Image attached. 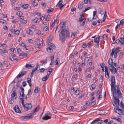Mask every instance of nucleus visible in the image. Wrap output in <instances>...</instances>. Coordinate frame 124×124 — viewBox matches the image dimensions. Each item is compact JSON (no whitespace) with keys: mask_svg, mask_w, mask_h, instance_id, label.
<instances>
[{"mask_svg":"<svg viewBox=\"0 0 124 124\" xmlns=\"http://www.w3.org/2000/svg\"><path fill=\"white\" fill-rule=\"evenodd\" d=\"M111 90L112 92H113V95L114 97H116V98H120L122 97V94L118 85H116L114 88L111 89Z\"/></svg>","mask_w":124,"mask_h":124,"instance_id":"nucleus-1","label":"nucleus"},{"mask_svg":"<svg viewBox=\"0 0 124 124\" xmlns=\"http://www.w3.org/2000/svg\"><path fill=\"white\" fill-rule=\"evenodd\" d=\"M64 26H62V30L61 31L60 34L59 35V39L62 43H64L65 39V35H66L67 37L69 38L70 36L69 32L66 30L63 29Z\"/></svg>","mask_w":124,"mask_h":124,"instance_id":"nucleus-2","label":"nucleus"},{"mask_svg":"<svg viewBox=\"0 0 124 124\" xmlns=\"http://www.w3.org/2000/svg\"><path fill=\"white\" fill-rule=\"evenodd\" d=\"M21 101L23 107L24 109L26 111H27L31 109L32 108V106L31 103H27L24 104V99L22 98L21 99Z\"/></svg>","mask_w":124,"mask_h":124,"instance_id":"nucleus-3","label":"nucleus"},{"mask_svg":"<svg viewBox=\"0 0 124 124\" xmlns=\"http://www.w3.org/2000/svg\"><path fill=\"white\" fill-rule=\"evenodd\" d=\"M111 89H113L115 87L116 85H115L116 82L115 76H111Z\"/></svg>","mask_w":124,"mask_h":124,"instance_id":"nucleus-4","label":"nucleus"},{"mask_svg":"<svg viewBox=\"0 0 124 124\" xmlns=\"http://www.w3.org/2000/svg\"><path fill=\"white\" fill-rule=\"evenodd\" d=\"M33 115L32 114H28L27 116H22L20 118L22 119V120L26 119H31Z\"/></svg>","mask_w":124,"mask_h":124,"instance_id":"nucleus-5","label":"nucleus"},{"mask_svg":"<svg viewBox=\"0 0 124 124\" xmlns=\"http://www.w3.org/2000/svg\"><path fill=\"white\" fill-rule=\"evenodd\" d=\"M27 73L26 71H24L21 72V74H18L16 77L17 78H19L22 77L24 75H25Z\"/></svg>","mask_w":124,"mask_h":124,"instance_id":"nucleus-6","label":"nucleus"},{"mask_svg":"<svg viewBox=\"0 0 124 124\" xmlns=\"http://www.w3.org/2000/svg\"><path fill=\"white\" fill-rule=\"evenodd\" d=\"M11 96L12 99H13L14 97H15V99L17 97L16 93V90L14 91L12 93V94L11 95Z\"/></svg>","mask_w":124,"mask_h":124,"instance_id":"nucleus-7","label":"nucleus"},{"mask_svg":"<svg viewBox=\"0 0 124 124\" xmlns=\"http://www.w3.org/2000/svg\"><path fill=\"white\" fill-rule=\"evenodd\" d=\"M13 109L15 112L16 113H19L21 111L17 105H16L13 108Z\"/></svg>","mask_w":124,"mask_h":124,"instance_id":"nucleus-8","label":"nucleus"},{"mask_svg":"<svg viewBox=\"0 0 124 124\" xmlns=\"http://www.w3.org/2000/svg\"><path fill=\"white\" fill-rule=\"evenodd\" d=\"M100 36H98L97 37L94 39V41L95 42L98 43L97 44L98 46H99V40L100 39Z\"/></svg>","mask_w":124,"mask_h":124,"instance_id":"nucleus-9","label":"nucleus"},{"mask_svg":"<svg viewBox=\"0 0 124 124\" xmlns=\"http://www.w3.org/2000/svg\"><path fill=\"white\" fill-rule=\"evenodd\" d=\"M51 117L50 116H48L47 115L45 114L44 116L42 117V119L43 120H47L48 119H50Z\"/></svg>","mask_w":124,"mask_h":124,"instance_id":"nucleus-10","label":"nucleus"},{"mask_svg":"<svg viewBox=\"0 0 124 124\" xmlns=\"http://www.w3.org/2000/svg\"><path fill=\"white\" fill-rule=\"evenodd\" d=\"M47 75L45 76V77H44L43 78H42V80L43 81H46L47 79H48V78H49V74H48V73H47Z\"/></svg>","mask_w":124,"mask_h":124,"instance_id":"nucleus-11","label":"nucleus"},{"mask_svg":"<svg viewBox=\"0 0 124 124\" xmlns=\"http://www.w3.org/2000/svg\"><path fill=\"white\" fill-rule=\"evenodd\" d=\"M84 3L83 2H81L80 4H79L78 6V8L80 10L82 9L84 6Z\"/></svg>","mask_w":124,"mask_h":124,"instance_id":"nucleus-12","label":"nucleus"},{"mask_svg":"<svg viewBox=\"0 0 124 124\" xmlns=\"http://www.w3.org/2000/svg\"><path fill=\"white\" fill-rule=\"evenodd\" d=\"M99 12L100 14L101 15H103L105 10L104 9H102L101 8H99Z\"/></svg>","mask_w":124,"mask_h":124,"instance_id":"nucleus-13","label":"nucleus"},{"mask_svg":"<svg viewBox=\"0 0 124 124\" xmlns=\"http://www.w3.org/2000/svg\"><path fill=\"white\" fill-rule=\"evenodd\" d=\"M119 39L120 40V42L121 43L122 45H124V38L121 37Z\"/></svg>","mask_w":124,"mask_h":124,"instance_id":"nucleus-14","label":"nucleus"},{"mask_svg":"<svg viewBox=\"0 0 124 124\" xmlns=\"http://www.w3.org/2000/svg\"><path fill=\"white\" fill-rule=\"evenodd\" d=\"M25 94L24 93V92H21L20 93V96L19 98L21 101V99H24L23 97L24 96Z\"/></svg>","mask_w":124,"mask_h":124,"instance_id":"nucleus-15","label":"nucleus"},{"mask_svg":"<svg viewBox=\"0 0 124 124\" xmlns=\"http://www.w3.org/2000/svg\"><path fill=\"white\" fill-rule=\"evenodd\" d=\"M109 65L111 66V67L112 66H113L112 65V63H113V60L112 58H110L108 62Z\"/></svg>","mask_w":124,"mask_h":124,"instance_id":"nucleus-16","label":"nucleus"},{"mask_svg":"<svg viewBox=\"0 0 124 124\" xmlns=\"http://www.w3.org/2000/svg\"><path fill=\"white\" fill-rule=\"evenodd\" d=\"M114 99L116 100V101L117 103V104H116V105L117 106H119V98H116V97H114Z\"/></svg>","mask_w":124,"mask_h":124,"instance_id":"nucleus-17","label":"nucleus"},{"mask_svg":"<svg viewBox=\"0 0 124 124\" xmlns=\"http://www.w3.org/2000/svg\"><path fill=\"white\" fill-rule=\"evenodd\" d=\"M40 108L39 106V105H37V107H36V108L35 109L34 111H33V112L32 114L33 115H34V113H35L38 112Z\"/></svg>","mask_w":124,"mask_h":124,"instance_id":"nucleus-18","label":"nucleus"},{"mask_svg":"<svg viewBox=\"0 0 124 124\" xmlns=\"http://www.w3.org/2000/svg\"><path fill=\"white\" fill-rule=\"evenodd\" d=\"M81 17L78 21L79 22H82L84 19V16L83 15H80Z\"/></svg>","mask_w":124,"mask_h":124,"instance_id":"nucleus-19","label":"nucleus"},{"mask_svg":"<svg viewBox=\"0 0 124 124\" xmlns=\"http://www.w3.org/2000/svg\"><path fill=\"white\" fill-rule=\"evenodd\" d=\"M92 2L91 0H84V3L85 4L89 3L90 4H91Z\"/></svg>","mask_w":124,"mask_h":124,"instance_id":"nucleus-20","label":"nucleus"},{"mask_svg":"<svg viewBox=\"0 0 124 124\" xmlns=\"http://www.w3.org/2000/svg\"><path fill=\"white\" fill-rule=\"evenodd\" d=\"M38 67H39V70L40 66L39 65V64L38 63H37L36 64V66L35 67V68H34V69L33 70H32L33 71V72H35L36 71V70H37Z\"/></svg>","mask_w":124,"mask_h":124,"instance_id":"nucleus-21","label":"nucleus"},{"mask_svg":"<svg viewBox=\"0 0 124 124\" xmlns=\"http://www.w3.org/2000/svg\"><path fill=\"white\" fill-rule=\"evenodd\" d=\"M62 0H60L59 2L56 5V7H58L60 6L61 5H62Z\"/></svg>","mask_w":124,"mask_h":124,"instance_id":"nucleus-22","label":"nucleus"},{"mask_svg":"<svg viewBox=\"0 0 124 124\" xmlns=\"http://www.w3.org/2000/svg\"><path fill=\"white\" fill-rule=\"evenodd\" d=\"M40 88L38 87H36L34 90V92L35 93H37L40 91Z\"/></svg>","mask_w":124,"mask_h":124,"instance_id":"nucleus-23","label":"nucleus"},{"mask_svg":"<svg viewBox=\"0 0 124 124\" xmlns=\"http://www.w3.org/2000/svg\"><path fill=\"white\" fill-rule=\"evenodd\" d=\"M33 67L30 63L27 64L26 65V68L28 69L30 68V67L32 68Z\"/></svg>","mask_w":124,"mask_h":124,"instance_id":"nucleus-24","label":"nucleus"},{"mask_svg":"<svg viewBox=\"0 0 124 124\" xmlns=\"http://www.w3.org/2000/svg\"><path fill=\"white\" fill-rule=\"evenodd\" d=\"M119 105L121 108L123 109H124V104L122 101L121 102Z\"/></svg>","mask_w":124,"mask_h":124,"instance_id":"nucleus-25","label":"nucleus"},{"mask_svg":"<svg viewBox=\"0 0 124 124\" xmlns=\"http://www.w3.org/2000/svg\"><path fill=\"white\" fill-rule=\"evenodd\" d=\"M47 51L49 53H51L52 51V49L50 47H48L47 48Z\"/></svg>","mask_w":124,"mask_h":124,"instance_id":"nucleus-26","label":"nucleus"},{"mask_svg":"<svg viewBox=\"0 0 124 124\" xmlns=\"http://www.w3.org/2000/svg\"><path fill=\"white\" fill-rule=\"evenodd\" d=\"M95 85L94 84H92L90 86V87H91L92 88V90H93L94 89H95ZM90 89L91 90H92V89L91 88H90Z\"/></svg>","mask_w":124,"mask_h":124,"instance_id":"nucleus-27","label":"nucleus"},{"mask_svg":"<svg viewBox=\"0 0 124 124\" xmlns=\"http://www.w3.org/2000/svg\"><path fill=\"white\" fill-rule=\"evenodd\" d=\"M27 54L24 53L23 52V53H20V56H25L27 57Z\"/></svg>","mask_w":124,"mask_h":124,"instance_id":"nucleus-28","label":"nucleus"},{"mask_svg":"<svg viewBox=\"0 0 124 124\" xmlns=\"http://www.w3.org/2000/svg\"><path fill=\"white\" fill-rule=\"evenodd\" d=\"M35 33L36 34L40 35L41 34V31L40 30H36L35 31Z\"/></svg>","mask_w":124,"mask_h":124,"instance_id":"nucleus-29","label":"nucleus"},{"mask_svg":"<svg viewBox=\"0 0 124 124\" xmlns=\"http://www.w3.org/2000/svg\"><path fill=\"white\" fill-rule=\"evenodd\" d=\"M27 33L29 35H31L33 34V32L30 29H29L28 31H27Z\"/></svg>","mask_w":124,"mask_h":124,"instance_id":"nucleus-30","label":"nucleus"},{"mask_svg":"<svg viewBox=\"0 0 124 124\" xmlns=\"http://www.w3.org/2000/svg\"><path fill=\"white\" fill-rule=\"evenodd\" d=\"M92 8V7H87V8L85 9V10L83 11L82 13H84L85 12L87 11L91 8Z\"/></svg>","mask_w":124,"mask_h":124,"instance_id":"nucleus-31","label":"nucleus"},{"mask_svg":"<svg viewBox=\"0 0 124 124\" xmlns=\"http://www.w3.org/2000/svg\"><path fill=\"white\" fill-rule=\"evenodd\" d=\"M28 4H24L22 5V7L23 8L25 9L28 7Z\"/></svg>","mask_w":124,"mask_h":124,"instance_id":"nucleus-32","label":"nucleus"},{"mask_svg":"<svg viewBox=\"0 0 124 124\" xmlns=\"http://www.w3.org/2000/svg\"><path fill=\"white\" fill-rule=\"evenodd\" d=\"M119 51L114 50L115 53V54H114V57L116 58L117 56V53L119 52Z\"/></svg>","mask_w":124,"mask_h":124,"instance_id":"nucleus-33","label":"nucleus"},{"mask_svg":"<svg viewBox=\"0 0 124 124\" xmlns=\"http://www.w3.org/2000/svg\"><path fill=\"white\" fill-rule=\"evenodd\" d=\"M105 77L107 78H109V76L108 71L105 72Z\"/></svg>","mask_w":124,"mask_h":124,"instance_id":"nucleus-34","label":"nucleus"},{"mask_svg":"<svg viewBox=\"0 0 124 124\" xmlns=\"http://www.w3.org/2000/svg\"><path fill=\"white\" fill-rule=\"evenodd\" d=\"M111 68L113 69V70H114L113 73L114 74H115L116 73L117 71L116 70V69L113 66H112V67H111Z\"/></svg>","mask_w":124,"mask_h":124,"instance_id":"nucleus-35","label":"nucleus"},{"mask_svg":"<svg viewBox=\"0 0 124 124\" xmlns=\"http://www.w3.org/2000/svg\"><path fill=\"white\" fill-rule=\"evenodd\" d=\"M79 89H77L75 91V94L77 95H78L79 93Z\"/></svg>","mask_w":124,"mask_h":124,"instance_id":"nucleus-36","label":"nucleus"},{"mask_svg":"<svg viewBox=\"0 0 124 124\" xmlns=\"http://www.w3.org/2000/svg\"><path fill=\"white\" fill-rule=\"evenodd\" d=\"M115 54V52H114V49H113L112 50V52L110 54V55L112 56V57H113L114 54Z\"/></svg>","mask_w":124,"mask_h":124,"instance_id":"nucleus-37","label":"nucleus"},{"mask_svg":"<svg viewBox=\"0 0 124 124\" xmlns=\"http://www.w3.org/2000/svg\"><path fill=\"white\" fill-rule=\"evenodd\" d=\"M116 119L117 121L122 123V121L120 118L116 117Z\"/></svg>","mask_w":124,"mask_h":124,"instance_id":"nucleus-38","label":"nucleus"},{"mask_svg":"<svg viewBox=\"0 0 124 124\" xmlns=\"http://www.w3.org/2000/svg\"><path fill=\"white\" fill-rule=\"evenodd\" d=\"M20 31L19 30H17L15 31V34L17 35L19 34Z\"/></svg>","mask_w":124,"mask_h":124,"instance_id":"nucleus-39","label":"nucleus"},{"mask_svg":"<svg viewBox=\"0 0 124 124\" xmlns=\"http://www.w3.org/2000/svg\"><path fill=\"white\" fill-rule=\"evenodd\" d=\"M85 21H84L83 22H80V26H83L85 24Z\"/></svg>","mask_w":124,"mask_h":124,"instance_id":"nucleus-40","label":"nucleus"},{"mask_svg":"<svg viewBox=\"0 0 124 124\" xmlns=\"http://www.w3.org/2000/svg\"><path fill=\"white\" fill-rule=\"evenodd\" d=\"M50 46L51 47H53L54 49L55 48V46L52 43H50Z\"/></svg>","mask_w":124,"mask_h":124,"instance_id":"nucleus-41","label":"nucleus"},{"mask_svg":"<svg viewBox=\"0 0 124 124\" xmlns=\"http://www.w3.org/2000/svg\"><path fill=\"white\" fill-rule=\"evenodd\" d=\"M50 16L49 15L47 16V17L46 18V19L47 21H49L50 19Z\"/></svg>","mask_w":124,"mask_h":124,"instance_id":"nucleus-42","label":"nucleus"},{"mask_svg":"<svg viewBox=\"0 0 124 124\" xmlns=\"http://www.w3.org/2000/svg\"><path fill=\"white\" fill-rule=\"evenodd\" d=\"M38 20V18H35L32 21L34 23H36L37 22Z\"/></svg>","mask_w":124,"mask_h":124,"instance_id":"nucleus-43","label":"nucleus"},{"mask_svg":"<svg viewBox=\"0 0 124 124\" xmlns=\"http://www.w3.org/2000/svg\"><path fill=\"white\" fill-rule=\"evenodd\" d=\"M17 14L19 16H20L22 15V13L21 11H19Z\"/></svg>","mask_w":124,"mask_h":124,"instance_id":"nucleus-44","label":"nucleus"},{"mask_svg":"<svg viewBox=\"0 0 124 124\" xmlns=\"http://www.w3.org/2000/svg\"><path fill=\"white\" fill-rule=\"evenodd\" d=\"M103 38L105 40H107V35L106 34H104L103 36Z\"/></svg>","mask_w":124,"mask_h":124,"instance_id":"nucleus-45","label":"nucleus"},{"mask_svg":"<svg viewBox=\"0 0 124 124\" xmlns=\"http://www.w3.org/2000/svg\"><path fill=\"white\" fill-rule=\"evenodd\" d=\"M78 33V31H77L76 33L74 32L73 33L72 35L71 36L72 37L73 36V38H74L75 37V35H76V33Z\"/></svg>","mask_w":124,"mask_h":124,"instance_id":"nucleus-46","label":"nucleus"},{"mask_svg":"<svg viewBox=\"0 0 124 124\" xmlns=\"http://www.w3.org/2000/svg\"><path fill=\"white\" fill-rule=\"evenodd\" d=\"M20 89L21 90V92H24V89L21 86H19Z\"/></svg>","mask_w":124,"mask_h":124,"instance_id":"nucleus-47","label":"nucleus"},{"mask_svg":"<svg viewBox=\"0 0 124 124\" xmlns=\"http://www.w3.org/2000/svg\"><path fill=\"white\" fill-rule=\"evenodd\" d=\"M35 0H34L33 1V2L32 3V4L35 7L38 4V3L34 2Z\"/></svg>","mask_w":124,"mask_h":124,"instance_id":"nucleus-48","label":"nucleus"},{"mask_svg":"<svg viewBox=\"0 0 124 124\" xmlns=\"http://www.w3.org/2000/svg\"><path fill=\"white\" fill-rule=\"evenodd\" d=\"M31 79L30 78H27V81L28 83H29L30 82H31Z\"/></svg>","mask_w":124,"mask_h":124,"instance_id":"nucleus-49","label":"nucleus"},{"mask_svg":"<svg viewBox=\"0 0 124 124\" xmlns=\"http://www.w3.org/2000/svg\"><path fill=\"white\" fill-rule=\"evenodd\" d=\"M43 30L44 31H47L48 30V27L47 26H45V27L43 28Z\"/></svg>","mask_w":124,"mask_h":124,"instance_id":"nucleus-50","label":"nucleus"},{"mask_svg":"<svg viewBox=\"0 0 124 124\" xmlns=\"http://www.w3.org/2000/svg\"><path fill=\"white\" fill-rule=\"evenodd\" d=\"M54 9L52 8H51V9H48L47 10V11L49 13L52 12L53 11Z\"/></svg>","mask_w":124,"mask_h":124,"instance_id":"nucleus-51","label":"nucleus"},{"mask_svg":"<svg viewBox=\"0 0 124 124\" xmlns=\"http://www.w3.org/2000/svg\"><path fill=\"white\" fill-rule=\"evenodd\" d=\"M53 70V69H52L51 68V69H49V70L47 72H49L50 73L49 74V75L51 74V73L52 72Z\"/></svg>","mask_w":124,"mask_h":124,"instance_id":"nucleus-52","label":"nucleus"},{"mask_svg":"<svg viewBox=\"0 0 124 124\" xmlns=\"http://www.w3.org/2000/svg\"><path fill=\"white\" fill-rule=\"evenodd\" d=\"M47 59H45L44 62L42 64V65H43V64H44L45 63H47Z\"/></svg>","mask_w":124,"mask_h":124,"instance_id":"nucleus-53","label":"nucleus"},{"mask_svg":"<svg viewBox=\"0 0 124 124\" xmlns=\"http://www.w3.org/2000/svg\"><path fill=\"white\" fill-rule=\"evenodd\" d=\"M26 85V81H23V82L22 85L23 87L25 86Z\"/></svg>","mask_w":124,"mask_h":124,"instance_id":"nucleus-54","label":"nucleus"},{"mask_svg":"<svg viewBox=\"0 0 124 124\" xmlns=\"http://www.w3.org/2000/svg\"><path fill=\"white\" fill-rule=\"evenodd\" d=\"M96 103V102L95 101H92L91 104V105H92V106H93Z\"/></svg>","mask_w":124,"mask_h":124,"instance_id":"nucleus-55","label":"nucleus"},{"mask_svg":"<svg viewBox=\"0 0 124 124\" xmlns=\"http://www.w3.org/2000/svg\"><path fill=\"white\" fill-rule=\"evenodd\" d=\"M0 22L2 23H3L5 22V21L3 19H1L0 20Z\"/></svg>","mask_w":124,"mask_h":124,"instance_id":"nucleus-56","label":"nucleus"},{"mask_svg":"<svg viewBox=\"0 0 124 124\" xmlns=\"http://www.w3.org/2000/svg\"><path fill=\"white\" fill-rule=\"evenodd\" d=\"M90 104V101H88L86 102V104L87 105V106H88Z\"/></svg>","mask_w":124,"mask_h":124,"instance_id":"nucleus-57","label":"nucleus"},{"mask_svg":"<svg viewBox=\"0 0 124 124\" xmlns=\"http://www.w3.org/2000/svg\"><path fill=\"white\" fill-rule=\"evenodd\" d=\"M124 23V21L123 20H122L120 21V25H122Z\"/></svg>","mask_w":124,"mask_h":124,"instance_id":"nucleus-58","label":"nucleus"},{"mask_svg":"<svg viewBox=\"0 0 124 124\" xmlns=\"http://www.w3.org/2000/svg\"><path fill=\"white\" fill-rule=\"evenodd\" d=\"M97 23L96 21H93L92 22V24L94 25H96Z\"/></svg>","mask_w":124,"mask_h":124,"instance_id":"nucleus-59","label":"nucleus"},{"mask_svg":"<svg viewBox=\"0 0 124 124\" xmlns=\"http://www.w3.org/2000/svg\"><path fill=\"white\" fill-rule=\"evenodd\" d=\"M101 119V118H96L94 120L95 122L97 121H98V120H100V119Z\"/></svg>","mask_w":124,"mask_h":124,"instance_id":"nucleus-60","label":"nucleus"},{"mask_svg":"<svg viewBox=\"0 0 124 124\" xmlns=\"http://www.w3.org/2000/svg\"><path fill=\"white\" fill-rule=\"evenodd\" d=\"M101 119V118H96L94 120L95 122L97 121H98V120H100V119Z\"/></svg>","mask_w":124,"mask_h":124,"instance_id":"nucleus-61","label":"nucleus"},{"mask_svg":"<svg viewBox=\"0 0 124 124\" xmlns=\"http://www.w3.org/2000/svg\"><path fill=\"white\" fill-rule=\"evenodd\" d=\"M54 25V22H53L51 24V27H51V28H53Z\"/></svg>","mask_w":124,"mask_h":124,"instance_id":"nucleus-62","label":"nucleus"},{"mask_svg":"<svg viewBox=\"0 0 124 124\" xmlns=\"http://www.w3.org/2000/svg\"><path fill=\"white\" fill-rule=\"evenodd\" d=\"M22 22L23 23H27V21L26 20H24L23 19L22 20Z\"/></svg>","mask_w":124,"mask_h":124,"instance_id":"nucleus-63","label":"nucleus"},{"mask_svg":"<svg viewBox=\"0 0 124 124\" xmlns=\"http://www.w3.org/2000/svg\"><path fill=\"white\" fill-rule=\"evenodd\" d=\"M45 70V69L43 68H41L40 70V72H42Z\"/></svg>","mask_w":124,"mask_h":124,"instance_id":"nucleus-64","label":"nucleus"}]
</instances>
